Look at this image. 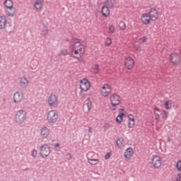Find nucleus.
<instances>
[{
  "label": "nucleus",
  "instance_id": "aec40b11",
  "mask_svg": "<svg viewBox=\"0 0 181 181\" xmlns=\"http://www.w3.org/2000/svg\"><path fill=\"white\" fill-rule=\"evenodd\" d=\"M37 66H39V62L36 59H33L30 65V69L32 70H36V69H37Z\"/></svg>",
  "mask_w": 181,
  "mask_h": 181
},
{
  "label": "nucleus",
  "instance_id": "ea45409f",
  "mask_svg": "<svg viewBox=\"0 0 181 181\" xmlns=\"http://www.w3.org/2000/svg\"><path fill=\"white\" fill-rule=\"evenodd\" d=\"M139 40L142 41V43H146V40H148V37L146 36H144L139 38Z\"/></svg>",
  "mask_w": 181,
  "mask_h": 181
},
{
  "label": "nucleus",
  "instance_id": "4d7b16f0",
  "mask_svg": "<svg viewBox=\"0 0 181 181\" xmlns=\"http://www.w3.org/2000/svg\"><path fill=\"white\" fill-rule=\"evenodd\" d=\"M54 148H60V144H59V143L55 144Z\"/></svg>",
  "mask_w": 181,
  "mask_h": 181
},
{
  "label": "nucleus",
  "instance_id": "f257e3e1",
  "mask_svg": "<svg viewBox=\"0 0 181 181\" xmlns=\"http://www.w3.org/2000/svg\"><path fill=\"white\" fill-rule=\"evenodd\" d=\"M26 117H28V113L26 111L23 110H20L16 112V114L15 115V121L17 124H23L25 121L26 120Z\"/></svg>",
  "mask_w": 181,
  "mask_h": 181
},
{
  "label": "nucleus",
  "instance_id": "b1692460",
  "mask_svg": "<svg viewBox=\"0 0 181 181\" xmlns=\"http://www.w3.org/2000/svg\"><path fill=\"white\" fill-rule=\"evenodd\" d=\"M86 101H87L86 104H87L88 110V111H90L91 110V107L93 105V103H91V98H88L86 99Z\"/></svg>",
  "mask_w": 181,
  "mask_h": 181
},
{
  "label": "nucleus",
  "instance_id": "c9c22d12",
  "mask_svg": "<svg viewBox=\"0 0 181 181\" xmlns=\"http://www.w3.org/2000/svg\"><path fill=\"white\" fill-rule=\"evenodd\" d=\"M69 56L71 57H74V59H77L78 62H80V59H81V54H79V57H76L73 54V52L71 54H69Z\"/></svg>",
  "mask_w": 181,
  "mask_h": 181
},
{
  "label": "nucleus",
  "instance_id": "4468645a",
  "mask_svg": "<svg viewBox=\"0 0 181 181\" xmlns=\"http://www.w3.org/2000/svg\"><path fill=\"white\" fill-rule=\"evenodd\" d=\"M66 42H69V43H74L73 45V50H74L77 49V45L81 42V40L78 38H72L71 40H66Z\"/></svg>",
  "mask_w": 181,
  "mask_h": 181
},
{
  "label": "nucleus",
  "instance_id": "4c0bfd02",
  "mask_svg": "<svg viewBox=\"0 0 181 181\" xmlns=\"http://www.w3.org/2000/svg\"><path fill=\"white\" fill-rule=\"evenodd\" d=\"M78 50L81 52V54H81V57H83V55L84 54V53H86V50L83 47H80Z\"/></svg>",
  "mask_w": 181,
  "mask_h": 181
},
{
  "label": "nucleus",
  "instance_id": "37998d69",
  "mask_svg": "<svg viewBox=\"0 0 181 181\" xmlns=\"http://www.w3.org/2000/svg\"><path fill=\"white\" fill-rule=\"evenodd\" d=\"M154 114L156 115V121H159V119L160 118V113H157L156 112H154Z\"/></svg>",
  "mask_w": 181,
  "mask_h": 181
},
{
  "label": "nucleus",
  "instance_id": "e433bc0d",
  "mask_svg": "<svg viewBox=\"0 0 181 181\" xmlns=\"http://www.w3.org/2000/svg\"><path fill=\"white\" fill-rule=\"evenodd\" d=\"M112 155V153H111V152L107 153L105 156V159H106V160H107V159H110V158H111Z\"/></svg>",
  "mask_w": 181,
  "mask_h": 181
},
{
  "label": "nucleus",
  "instance_id": "052dcab7",
  "mask_svg": "<svg viewBox=\"0 0 181 181\" xmlns=\"http://www.w3.org/2000/svg\"><path fill=\"white\" fill-rule=\"evenodd\" d=\"M73 46H74V45H73V43H69V47L73 49Z\"/></svg>",
  "mask_w": 181,
  "mask_h": 181
},
{
  "label": "nucleus",
  "instance_id": "473e14b6",
  "mask_svg": "<svg viewBox=\"0 0 181 181\" xmlns=\"http://www.w3.org/2000/svg\"><path fill=\"white\" fill-rule=\"evenodd\" d=\"M61 54L62 56H67V54H69V51H67L66 49H63L61 50Z\"/></svg>",
  "mask_w": 181,
  "mask_h": 181
},
{
  "label": "nucleus",
  "instance_id": "680f3d73",
  "mask_svg": "<svg viewBox=\"0 0 181 181\" xmlns=\"http://www.w3.org/2000/svg\"><path fill=\"white\" fill-rule=\"evenodd\" d=\"M88 132H90V133L93 132V129L91 127H89Z\"/></svg>",
  "mask_w": 181,
  "mask_h": 181
},
{
  "label": "nucleus",
  "instance_id": "c756f323",
  "mask_svg": "<svg viewBox=\"0 0 181 181\" xmlns=\"http://www.w3.org/2000/svg\"><path fill=\"white\" fill-rule=\"evenodd\" d=\"M112 43V40H111V38L107 37L105 42V45L109 47L111 46V44Z\"/></svg>",
  "mask_w": 181,
  "mask_h": 181
},
{
  "label": "nucleus",
  "instance_id": "dca6fc26",
  "mask_svg": "<svg viewBox=\"0 0 181 181\" xmlns=\"http://www.w3.org/2000/svg\"><path fill=\"white\" fill-rule=\"evenodd\" d=\"M28 84H29V81H28L26 76L21 77L20 81L21 87H22L23 88H26V87H28Z\"/></svg>",
  "mask_w": 181,
  "mask_h": 181
},
{
  "label": "nucleus",
  "instance_id": "a19ab883",
  "mask_svg": "<svg viewBox=\"0 0 181 181\" xmlns=\"http://www.w3.org/2000/svg\"><path fill=\"white\" fill-rule=\"evenodd\" d=\"M134 125H135V122L129 121V123H128L129 128H134Z\"/></svg>",
  "mask_w": 181,
  "mask_h": 181
},
{
  "label": "nucleus",
  "instance_id": "412c9836",
  "mask_svg": "<svg viewBox=\"0 0 181 181\" xmlns=\"http://www.w3.org/2000/svg\"><path fill=\"white\" fill-rule=\"evenodd\" d=\"M35 8L37 11H40L43 8V6L42 4V0H36L35 2Z\"/></svg>",
  "mask_w": 181,
  "mask_h": 181
},
{
  "label": "nucleus",
  "instance_id": "a878e982",
  "mask_svg": "<svg viewBox=\"0 0 181 181\" xmlns=\"http://www.w3.org/2000/svg\"><path fill=\"white\" fill-rule=\"evenodd\" d=\"M119 28L121 29V30H125L127 28V25H125V23L124 21H120L119 23Z\"/></svg>",
  "mask_w": 181,
  "mask_h": 181
},
{
  "label": "nucleus",
  "instance_id": "8fccbe9b",
  "mask_svg": "<svg viewBox=\"0 0 181 181\" xmlns=\"http://www.w3.org/2000/svg\"><path fill=\"white\" fill-rule=\"evenodd\" d=\"M78 47H84V45L81 44V41H80V43L76 45V49H78Z\"/></svg>",
  "mask_w": 181,
  "mask_h": 181
},
{
  "label": "nucleus",
  "instance_id": "0e129e2a",
  "mask_svg": "<svg viewBox=\"0 0 181 181\" xmlns=\"http://www.w3.org/2000/svg\"><path fill=\"white\" fill-rule=\"evenodd\" d=\"M168 142H169V144H170V138L168 136V139H167Z\"/></svg>",
  "mask_w": 181,
  "mask_h": 181
},
{
  "label": "nucleus",
  "instance_id": "423d86ee",
  "mask_svg": "<svg viewBox=\"0 0 181 181\" xmlns=\"http://www.w3.org/2000/svg\"><path fill=\"white\" fill-rule=\"evenodd\" d=\"M180 55L177 53H172L170 55V62L172 63L173 66L180 64Z\"/></svg>",
  "mask_w": 181,
  "mask_h": 181
},
{
  "label": "nucleus",
  "instance_id": "0eeeda50",
  "mask_svg": "<svg viewBox=\"0 0 181 181\" xmlns=\"http://www.w3.org/2000/svg\"><path fill=\"white\" fill-rule=\"evenodd\" d=\"M110 102L112 107H117V105H119L121 103V96L117 93H113L110 96Z\"/></svg>",
  "mask_w": 181,
  "mask_h": 181
},
{
  "label": "nucleus",
  "instance_id": "7c9ffc66",
  "mask_svg": "<svg viewBox=\"0 0 181 181\" xmlns=\"http://www.w3.org/2000/svg\"><path fill=\"white\" fill-rule=\"evenodd\" d=\"M176 168L178 172H181V160H179L176 164Z\"/></svg>",
  "mask_w": 181,
  "mask_h": 181
},
{
  "label": "nucleus",
  "instance_id": "5701e85b",
  "mask_svg": "<svg viewBox=\"0 0 181 181\" xmlns=\"http://www.w3.org/2000/svg\"><path fill=\"white\" fill-rule=\"evenodd\" d=\"M165 110H170L172 108V100H166L164 103Z\"/></svg>",
  "mask_w": 181,
  "mask_h": 181
},
{
  "label": "nucleus",
  "instance_id": "f704fd0d",
  "mask_svg": "<svg viewBox=\"0 0 181 181\" xmlns=\"http://www.w3.org/2000/svg\"><path fill=\"white\" fill-rule=\"evenodd\" d=\"M109 32L110 33H115V28L114 27V25H110L109 27Z\"/></svg>",
  "mask_w": 181,
  "mask_h": 181
},
{
  "label": "nucleus",
  "instance_id": "2f4dec72",
  "mask_svg": "<svg viewBox=\"0 0 181 181\" xmlns=\"http://www.w3.org/2000/svg\"><path fill=\"white\" fill-rule=\"evenodd\" d=\"M105 4H107V5H108V6H110L111 8L114 6V3L112 2V0H107Z\"/></svg>",
  "mask_w": 181,
  "mask_h": 181
},
{
  "label": "nucleus",
  "instance_id": "bb28decb",
  "mask_svg": "<svg viewBox=\"0 0 181 181\" xmlns=\"http://www.w3.org/2000/svg\"><path fill=\"white\" fill-rule=\"evenodd\" d=\"M160 115L162 116V118L164 119H167L168 116L169 115V114L168 113V112H166V110H163L160 113Z\"/></svg>",
  "mask_w": 181,
  "mask_h": 181
},
{
  "label": "nucleus",
  "instance_id": "6e6552de",
  "mask_svg": "<svg viewBox=\"0 0 181 181\" xmlns=\"http://www.w3.org/2000/svg\"><path fill=\"white\" fill-rule=\"evenodd\" d=\"M151 163L155 169H159L162 166V158L159 156H155L152 158Z\"/></svg>",
  "mask_w": 181,
  "mask_h": 181
},
{
  "label": "nucleus",
  "instance_id": "7ed1b4c3",
  "mask_svg": "<svg viewBox=\"0 0 181 181\" xmlns=\"http://www.w3.org/2000/svg\"><path fill=\"white\" fill-rule=\"evenodd\" d=\"M11 27V23H8L6 18L5 16H0V29H6V32H12V29H8V28Z\"/></svg>",
  "mask_w": 181,
  "mask_h": 181
},
{
  "label": "nucleus",
  "instance_id": "9b49d317",
  "mask_svg": "<svg viewBox=\"0 0 181 181\" xmlns=\"http://www.w3.org/2000/svg\"><path fill=\"white\" fill-rule=\"evenodd\" d=\"M58 98L56 95L51 94L48 98V104L50 107H54L58 104Z\"/></svg>",
  "mask_w": 181,
  "mask_h": 181
},
{
  "label": "nucleus",
  "instance_id": "69168bd1",
  "mask_svg": "<svg viewBox=\"0 0 181 181\" xmlns=\"http://www.w3.org/2000/svg\"><path fill=\"white\" fill-rule=\"evenodd\" d=\"M2 59V57L1 56V54H0V60Z\"/></svg>",
  "mask_w": 181,
  "mask_h": 181
},
{
  "label": "nucleus",
  "instance_id": "09e8293b",
  "mask_svg": "<svg viewBox=\"0 0 181 181\" xmlns=\"http://www.w3.org/2000/svg\"><path fill=\"white\" fill-rule=\"evenodd\" d=\"M47 33V28H45L42 30L41 35H43L45 36V35H46Z\"/></svg>",
  "mask_w": 181,
  "mask_h": 181
},
{
  "label": "nucleus",
  "instance_id": "603ef678",
  "mask_svg": "<svg viewBox=\"0 0 181 181\" xmlns=\"http://www.w3.org/2000/svg\"><path fill=\"white\" fill-rule=\"evenodd\" d=\"M176 181H181V174L177 173V177H176Z\"/></svg>",
  "mask_w": 181,
  "mask_h": 181
},
{
  "label": "nucleus",
  "instance_id": "13d9d810",
  "mask_svg": "<svg viewBox=\"0 0 181 181\" xmlns=\"http://www.w3.org/2000/svg\"><path fill=\"white\" fill-rule=\"evenodd\" d=\"M83 90H81V92L79 93L81 97H84V95H86V94H83Z\"/></svg>",
  "mask_w": 181,
  "mask_h": 181
},
{
  "label": "nucleus",
  "instance_id": "49530a36",
  "mask_svg": "<svg viewBox=\"0 0 181 181\" xmlns=\"http://www.w3.org/2000/svg\"><path fill=\"white\" fill-rule=\"evenodd\" d=\"M93 70H96L97 73H98V71L100 70V65L95 64V66L93 67Z\"/></svg>",
  "mask_w": 181,
  "mask_h": 181
},
{
  "label": "nucleus",
  "instance_id": "79ce46f5",
  "mask_svg": "<svg viewBox=\"0 0 181 181\" xmlns=\"http://www.w3.org/2000/svg\"><path fill=\"white\" fill-rule=\"evenodd\" d=\"M107 90H103L102 93H103L105 95V97H107V95H108V94H110L111 93V91H110L109 88H107Z\"/></svg>",
  "mask_w": 181,
  "mask_h": 181
},
{
  "label": "nucleus",
  "instance_id": "5fc2aeb1",
  "mask_svg": "<svg viewBox=\"0 0 181 181\" xmlns=\"http://www.w3.org/2000/svg\"><path fill=\"white\" fill-rule=\"evenodd\" d=\"M72 52H74V54H78V49H75L73 50V48H72Z\"/></svg>",
  "mask_w": 181,
  "mask_h": 181
},
{
  "label": "nucleus",
  "instance_id": "a18cd8bd",
  "mask_svg": "<svg viewBox=\"0 0 181 181\" xmlns=\"http://www.w3.org/2000/svg\"><path fill=\"white\" fill-rule=\"evenodd\" d=\"M134 48L137 52H141V50H142V47L139 45L134 46Z\"/></svg>",
  "mask_w": 181,
  "mask_h": 181
},
{
  "label": "nucleus",
  "instance_id": "58836bf2",
  "mask_svg": "<svg viewBox=\"0 0 181 181\" xmlns=\"http://www.w3.org/2000/svg\"><path fill=\"white\" fill-rule=\"evenodd\" d=\"M151 18V14L150 13H143L142 16H141V18Z\"/></svg>",
  "mask_w": 181,
  "mask_h": 181
},
{
  "label": "nucleus",
  "instance_id": "6ab92c4d",
  "mask_svg": "<svg viewBox=\"0 0 181 181\" xmlns=\"http://www.w3.org/2000/svg\"><path fill=\"white\" fill-rule=\"evenodd\" d=\"M49 132H50L49 131V129L47 127H44L41 129V135L43 136V138H47L49 136Z\"/></svg>",
  "mask_w": 181,
  "mask_h": 181
},
{
  "label": "nucleus",
  "instance_id": "1a4fd4ad",
  "mask_svg": "<svg viewBox=\"0 0 181 181\" xmlns=\"http://www.w3.org/2000/svg\"><path fill=\"white\" fill-rule=\"evenodd\" d=\"M124 66L127 70H132L134 69V66H135V61L131 57H127L124 59Z\"/></svg>",
  "mask_w": 181,
  "mask_h": 181
},
{
  "label": "nucleus",
  "instance_id": "f3484780",
  "mask_svg": "<svg viewBox=\"0 0 181 181\" xmlns=\"http://www.w3.org/2000/svg\"><path fill=\"white\" fill-rule=\"evenodd\" d=\"M4 5L7 8V9H13V1H12V0H5Z\"/></svg>",
  "mask_w": 181,
  "mask_h": 181
},
{
  "label": "nucleus",
  "instance_id": "2eb2a0df",
  "mask_svg": "<svg viewBox=\"0 0 181 181\" xmlns=\"http://www.w3.org/2000/svg\"><path fill=\"white\" fill-rule=\"evenodd\" d=\"M101 13L103 16L105 18H108L110 16V8L107 6H103L101 8Z\"/></svg>",
  "mask_w": 181,
  "mask_h": 181
},
{
  "label": "nucleus",
  "instance_id": "ddd939ff",
  "mask_svg": "<svg viewBox=\"0 0 181 181\" xmlns=\"http://www.w3.org/2000/svg\"><path fill=\"white\" fill-rule=\"evenodd\" d=\"M23 95L19 93V92H16L13 95V103L18 104L22 101Z\"/></svg>",
  "mask_w": 181,
  "mask_h": 181
},
{
  "label": "nucleus",
  "instance_id": "3c124183",
  "mask_svg": "<svg viewBox=\"0 0 181 181\" xmlns=\"http://www.w3.org/2000/svg\"><path fill=\"white\" fill-rule=\"evenodd\" d=\"M71 158H73V156H71V154L70 153H66V158H68L69 160H70V159H71Z\"/></svg>",
  "mask_w": 181,
  "mask_h": 181
},
{
  "label": "nucleus",
  "instance_id": "bf43d9fd",
  "mask_svg": "<svg viewBox=\"0 0 181 181\" xmlns=\"http://www.w3.org/2000/svg\"><path fill=\"white\" fill-rule=\"evenodd\" d=\"M112 111H117V106H112Z\"/></svg>",
  "mask_w": 181,
  "mask_h": 181
},
{
  "label": "nucleus",
  "instance_id": "9d476101",
  "mask_svg": "<svg viewBox=\"0 0 181 181\" xmlns=\"http://www.w3.org/2000/svg\"><path fill=\"white\" fill-rule=\"evenodd\" d=\"M150 19L153 22H155L158 18H159V11L155 8H151L149 11Z\"/></svg>",
  "mask_w": 181,
  "mask_h": 181
},
{
  "label": "nucleus",
  "instance_id": "a211bd4d",
  "mask_svg": "<svg viewBox=\"0 0 181 181\" xmlns=\"http://www.w3.org/2000/svg\"><path fill=\"white\" fill-rule=\"evenodd\" d=\"M124 117H125V113L121 112V111H119V115L116 117V122L117 124H121V122L124 121Z\"/></svg>",
  "mask_w": 181,
  "mask_h": 181
},
{
  "label": "nucleus",
  "instance_id": "c03bdc74",
  "mask_svg": "<svg viewBox=\"0 0 181 181\" xmlns=\"http://www.w3.org/2000/svg\"><path fill=\"white\" fill-rule=\"evenodd\" d=\"M32 156H33V158H36V156H37V150H33Z\"/></svg>",
  "mask_w": 181,
  "mask_h": 181
},
{
  "label": "nucleus",
  "instance_id": "de8ad7c7",
  "mask_svg": "<svg viewBox=\"0 0 181 181\" xmlns=\"http://www.w3.org/2000/svg\"><path fill=\"white\" fill-rule=\"evenodd\" d=\"M103 128H104L105 131H107V129H108L110 128V123L105 124V125L103 126Z\"/></svg>",
  "mask_w": 181,
  "mask_h": 181
},
{
  "label": "nucleus",
  "instance_id": "6e6d98bb",
  "mask_svg": "<svg viewBox=\"0 0 181 181\" xmlns=\"http://www.w3.org/2000/svg\"><path fill=\"white\" fill-rule=\"evenodd\" d=\"M6 13H7V15H8V16H14V15H15V13H9V11H6Z\"/></svg>",
  "mask_w": 181,
  "mask_h": 181
},
{
  "label": "nucleus",
  "instance_id": "39448f33",
  "mask_svg": "<svg viewBox=\"0 0 181 181\" xmlns=\"http://www.w3.org/2000/svg\"><path fill=\"white\" fill-rule=\"evenodd\" d=\"M40 151V155L42 158H47V156L50 155V147H49L47 144H45L44 145L41 146Z\"/></svg>",
  "mask_w": 181,
  "mask_h": 181
},
{
  "label": "nucleus",
  "instance_id": "393cba45",
  "mask_svg": "<svg viewBox=\"0 0 181 181\" xmlns=\"http://www.w3.org/2000/svg\"><path fill=\"white\" fill-rule=\"evenodd\" d=\"M151 18H141V22L144 25H149L151 23Z\"/></svg>",
  "mask_w": 181,
  "mask_h": 181
},
{
  "label": "nucleus",
  "instance_id": "864d4df0",
  "mask_svg": "<svg viewBox=\"0 0 181 181\" xmlns=\"http://www.w3.org/2000/svg\"><path fill=\"white\" fill-rule=\"evenodd\" d=\"M156 111L160 112V114L162 112H160V109H159L158 107H154V112H156Z\"/></svg>",
  "mask_w": 181,
  "mask_h": 181
},
{
  "label": "nucleus",
  "instance_id": "f03ea898",
  "mask_svg": "<svg viewBox=\"0 0 181 181\" xmlns=\"http://www.w3.org/2000/svg\"><path fill=\"white\" fill-rule=\"evenodd\" d=\"M47 119L49 124H54L59 119V113L56 110H51L47 113Z\"/></svg>",
  "mask_w": 181,
  "mask_h": 181
},
{
  "label": "nucleus",
  "instance_id": "20e7f679",
  "mask_svg": "<svg viewBox=\"0 0 181 181\" xmlns=\"http://www.w3.org/2000/svg\"><path fill=\"white\" fill-rule=\"evenodd\" d=\"M79 87L82 91H88L91 87V83L88 79L84 78L80 81Z\"/></svg>",
  "mask_w": 181,
  "mask_h": 181
},
{
  "label": "nucleus",
  "instance_id": "e2e57ef3",
  "mask_svg": "<svg viewBox=\"0 0 181 181\" xmlns=\"http://www.w3.org/2000/svg\"><path fill=\"white\" fill-rule=\"evenodd\" d=\"M119 111H120V112H125V110H124V109H119Z\"/></svg>",
  "mask_w": 181,
  "mask_h": 181
},
{
  "label": "nucleus",
  "instance_id": "4be33fe9",
  "mask_svg": "<svg viewBox=\"0 0 181 181\" xmlns=\"http://www.w3.org/2000/svg\"><path fill=\"white\" fill-rule=\"evenodd\" d=\"M88 162L92 165L93 166H94L95 165H97V163H100V160L99 159H95V158H88Z\"/></svg>",
  "mask_w": 181,
  "mask_h": 181
},
{
  "label": "nucleus",
  "instance_id": "72a5a7b5",
  "mask_svg": "<svg viewBox=\"0 0 181 181\" xmlns=\"http://www.w3.org/2000/svg\"><path fill=\"white\" fill-rule=\"evenodd\" d=\"M128 119L130 122H135V118H134V115H132V114H130L128 115Z\"/></svg>",
  "mask_w": 181,
  "mask_h": 181
},
{
  "label": "nucleus",
  "instance_id": "cd10ccee",
  "mask_svg": "<svg viewBox=\"0 0 181 181\" xmlns=\"http://www.w3.org/2000/svg\"><path fill=\"white\" fill-rule=\"evenodd\" d=\"M119 142L121 144V145H124V144H122V142H124V139L122 138H119L118 139V140L116 141V145L117 146H118V148H121V145H119Z\"/></svg>",
  "mask_w": 181,
  "mask_h": 181
},
{
  "label": "nucleus",
  "instance_id": "f8f14e48",
  "mask_svg": "<svg viewBox=\"0 0 181 181\" xmlns=\"http://www.w3.org/2000/svg\"><path fill=\"white\" fill-rule=\"evenodd\" d=\"M133 155H134V149H132V148L131 147H129L125 150L124 156L126 159H131Z\"/></svg>",
  "mask_w": 181,
  "mask_h": 181
},
{
  "label": "nucleus",
  "instance_id": "c85d7f7f",
  "mask_svg": "<svg viewBox=\"0 0 181 181\" xmlns=\"http://www.w3.org/2000/svg\"><path fill=\"white\" fill-rule=\"evenodd\" d=\"M107 88H109V92L111 91V86H110V84L108 83L104 84L102 87V90H103V91H105Z\"/></svg>",
  "mask_w": 181,
  "mask_h": 181
}]
</instances>
